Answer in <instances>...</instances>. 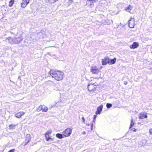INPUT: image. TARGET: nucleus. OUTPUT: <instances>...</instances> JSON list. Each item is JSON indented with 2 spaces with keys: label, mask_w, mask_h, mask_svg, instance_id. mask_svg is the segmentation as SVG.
Returning a JSON list of instances; mask_svg holds the SVG:
<instances>
[{
  "label": "nucleus",
  "mask_w": 152,
  "mask_h": 152,
  "mask_svg": "<svg viewBox=\"0 0 152 152\" xmlns=\"http://www.w3.org/2000/svg\"><path fill=\"white\" fill-rule=\"evenodd\" d=\"M63 135L62 134H61L60 133H57L56 134V136L59 139H61L63 138Z\"/></svg>",
  "instance_id": "obj_19"
},
{
  "label": "nucleus",
  "mask_w": 152,
  "mask_h": 152,
  "mask_svg": "<svg viewBox=\"0 0 152 152\" xmlns=\"http://www.w3.org/2000/svg\"><path fill=\"white\" fill-rule=\"evenodd\" d=\"M139 46V44L138 42H134L133 44L130 45L129 48L131 49H135L137 48Z\"/></svg>",
  "instance_id": "obj_11"
},
{
  "label": "nucleus",
  "mask_w": 152,
  "mask_h": 152,
  "mask_svg": "<svg viewBox=\"0 0 152 152\" xmlns=\"http://www.w3.org/2000/svg\"><path fill=\"white\" fill-rule=\"evenodd\" d=\"M86 133V132H83L82 133V134H85Z\"/></svg>",
  "instance_id": "obj_30"
},
{
  "label": "nucleus",
  "mask_w": 152,
  "mask_h": 152,
  "mask_svg": "<svg viewBox=\"0 0 152 152\" xmlns=\"http://www.w3.org/2000/svg\"><path fill=\"white\" fill-rule=\"evenodd\" d=\"M149 133L150 134L152 135V129H149Z\"/></svg>",
  "instance_id": "obj_27"
},
{
  "label": "nucleus",
  "mask_w": 152,
  "mask_h": 152,
  "mask_svg": "<svg viewBox=\"0 0 152 152\" xmlns=\"http://www.w3.org/2000/svg\"><path fill=\"white\" fill-rule=\"evenodd\" d=\"M98 1V0H87L86 1V5L92 7H93L94 5V2Z\"/></svg>",
  "instance_id": "obj_8"
},
{
  "label": "nucleus",
  "mask_w": 152,
  "mask_h": 152,
  "mask_svg": "<svg viewBox=\"0 0 152 152\" xmlns=\"http://www.w3.org/2000/svg\"><path fill=\"white\" fill-rule=\"evenodd\" d=\"M135 25V20L134 18H131L129 22V26L130 28H133L134 27Z\"/></svg>",
  "instance_id": "obj_9"
},
{
  "label": "nucleus",
  "mask_w": 152,
  "mask_h": 152,
  "mask_svg": "<svg viewBox=\"0 0 152 152\" xmlns=\"http://www.w3.org/2000/svg\"><path fill=\"white\" fill-rule=\"evenodd\" d=\"M124 83L125 85H126L127 84L128 82L127 81H124Z\"/></svg>",
  "instance_id": "obj_28"
},
{
  "label": "nucleus",
  "mask_w": 152,
  "mask_h": 152,
  "mask_svg": "<svg viewBox=\"0 0 152 152\" xmlns=\"http://www.w3.org/2000/svg\"><path fill=\"white\" fill-rule=\"evenodd\" d=\"M132 8V6L131 5H129L127 7L125 8V10L126 11L130 12L131 11Z\"/></svg>",
  "instance_id": "obj_17"
},
{
  "label": "nucleus",
  "mask_w": 152,
  "mask_h": 152,
  "mask_svg": "<svg viewBox=\"0 0 152 152\" xmlns=\"http://www.w3.org/2000/svg\"><path fill=\"white\" fill-rule=\"evenodd\" d=\"M52 133V131L51 130L47 131L44 134L45 140L47 141L49 140L53 141V138H52L51 136Z\"/></svg>",
  "instance_id": "obj_2"
},
{
  "label": "nucleus",
  "mask_w": 152,
  "mask_h": 152,
  "mask_svg": "<svg viewBox=\"0 0 152 152\" xmlns=\"http://www.w3.org/2000/svg\"><path fill=\"white\" fill-rule=\"evenodd\" d=\"M90 124L91 125V127L90 129H88V128H86V129H87L86 131L88 132H89L90 131H91L93 129V123H91Z\"/></svg>",
  "instance_id": "obj_18"
},
{
  "label": "nucleus",
  "mask_w": 152,
  "mask_h": 152,
  "mask_svg": "<svg viewBox=\"0 0 152 152\" xmlns=\"http://www.w3.org/2000/svg\"><path fill=\"white\" fill-rule=\"evenodd\" d=\"M15 0H10L9 1V6L10 7H12L14 4Z\"/></svg>",
  "instance_id": "obj_20"
},
{
  "label": "nucleus",
  "mask_w": 152,
  "mask_h": 152,
  "mask_svg": "<svg viewBox=\"0 0 152 152\" xmlns=\"http://www.w3.org/2000/svg\"><path fill=\"white\" fill-rule=\"evenodd\" d=\"M103 107V106L102 104L100 105L97 108L96 111L95 113L96 115L100 114L102 111Z\"/></svg>",
  "instance_id": "obj_14"
},
{
  "label": "nucleus",
  "mask_w": 152,
  "mask_h": 152,
  "mask_svg": "<svg viewBox=\"0 0 152 152\" xmlns=\"http://www.w3.org/2000/svg\"><path fill=\"white\" fill-rule=\"evenodd\" d=\"M73 2L72 0H68L67 2V4L68 6L70 5Z\"/></svg>",
  "instance_id": "obj_24"
},
{
  "label": "nucleus",
  "mask_w": 152,
  "mask_h": 152,
  "mask_svg": "<svg viewBox=\"0 0 152 152\" xmlns=\"http://www.w3.org/2000/svg\"><path fill=\"white\" fill-rule=\"evenodd\" d=\"M109 58L107 57H106L102 59V64L103 65H106L108 64Z\"/></svg>",
  "instance_id": "obj_13"
},
{
  "label": "nucleus",
  "mask_w": 152,
  "mask_h": 152,
  "mask_svg": "<svg viewBox=\"0 0 152 152\" xmlns=\"http://www.w3.org/2000/svg\"><path fill=\"white\" fill-rule=\"evenodd\" d=\"M102 68V66H101L100 68L99 69L97 66H92L90 69L91 72L93 74H98L100 72V69Z\"/></svg>",
  "instance_id": "obj_3"
},
{
  "label": "nucleus",
  "mask_w": 152,
  "mask_h": 152,
  "mask_svg": "<svg viewBox=\"0 0 152 152\" xmlns=\"http://www.w3.org/2000/svg\"><path fill=\"white\" fill-rule=\"evenodd\" d=\"M49 73L52 77L58 81L62 80L64 76L63 72L56 69H51Z\"/></svg>",
  "instance_id": "obj_1"
},
{
  "label": "nucleus",
  "mask_w": 152,
  "mask_h": 152,
  "mask_svg": "<svg viewBox=\"0 0 152 152\" xmlns=\"http://www.w3.org/2000/svg\"><path fill=\"white\" fill-rule=\"evenodd\" d=\"M72 132V129L67 128L64 130L62 132V134L65 137L69 136Z\"/></svg>",
  "instance_id": "obj_4"
},
{
  "label": "nucleus",
  "mask_w": 152,
  "mask_h": 152,
  "mask_svg": "<svg viewBox=\"0 0 152 152\" xmlns=\"http://www.w3.org/2000/svg\"><path fill=\"white\" fill-rule=\"evenodd\" d=\"M29 3V0H22V2L21 4V7L24 8Z\"/></svg>",
  "instance_id": "obj_12"
},
{
  "label": "nucleus",
  "mask_w": 152,
  "mask_h": 152,
  "mask_svg": "<svg viewBox=\"0 0 152 152\" xmlns=\"http://www.w3.org/2000/svg\"><path fill=\"white\" fill-rule=\"evenodd\" d=\"M96 115H94V119H95V118H96Z\"/></svg>",
  "instance_id": "obj_29"
},
{
  "label": "nucleus",
  "mask_w": 152,
  "mask_h": 152,
  "mask_svg": "<svg viewBox=\"0 0 152 152\" xmlns=\"http://www.w3.org/2000/svg\"><path fill=\"white\" fill-rule=\"evenodd\" d=\"M130 129L134 132H136L137 130V129L134 128H132V127Z\"/></svg>",
  "instance_id": "obj_25"
},
{
  "label": "nucleus",
  "mask_w": 152,
  "mask_h": 152,
  "mask_svg": "<svg viewBox=\"0 0 152 152\" xmlns=\"http://www.w3.org/2000/svg\"><path fill=\"white\" fill-rule=\"evenodd\" d=\"M112 104L110 103H107L106 105V106L107 108H109L111 107Z\"/></svg>",
  "instance_id": "obj_23"
},
{
  "label": "nucleus",
  "mask_w": 152,
  "mask_h": 152,
  "mask_svg": "<svg viewBox=\"0 0 152 152\" xmlns=\"http://www.w3.org/2000/svg\"><path fill=\"white\" fill-rule=\"evenodd\" d=\"M25 113L22 111H20L16 113L15 115V116L17 118H20L23 116Z\"/></svg>",
  "instance_id": "obj_15"
},
{
  "label": "nucleus",
  "mask_w": 152,
  "mask_h": 152,
  "mask_svg": "<svg viewBox=\"0 0 152 152\" xmlns=\"http://www.w3.org/2000/svg\"><path fill=\"white\" fill-rule=\"evenodd\" d=\"M48 110V107L45 106L44 105H40L38 106L37 109V111L38 112H39L40 111L42 112H47Z\"/></svg>",
  "instance_id": "obj_5"
},
{
  "label": "nucleus",
  "mask_w": 152,
  "mask_h": 152,
  "mask_svg": "<svg viewBox=\"0 0 152 152\" xmlns=\"http://www.w3.org/2000/svg\"><path fill=\"white\" fill-rule=\"evenodd\" d=\"M82 122L83 123H84L85 122V119L83 117L82 118Z\"/></svg>",
  "instance_id": "obj_26"
},
{
  "label": "nucleus",
  "mask_w": 152,
  "mask_h": 152,
  "mask_svg": "<svg viewBox=\"0 0 152 152\" xmlns=\"http://www.w3.org/2000/svg\"><path fill=\"white\" fill-rule=\"evenodd\" d=\"M95 84V83H91L88 85V91H94L96 90V86L97 85Z\"/></svg>",
  "instance_id": "obj_6"
},
{
  "label": "nucleus",
  "mask_w": 152,
  "mask_h": 152,
  "mask_svg": "<svg viewBox=\"0 0 152 152\" xmlns=\"http://www.w3.org/2000/svg\"><path fill=\"white\" fill-rule=\"evenodd\" d=\"M17 125H14L13 124H11L9 125V129H15V126H16Z\"/></svg>",
  "instance_id": "obj_22"
},
{
  "label": "nucleus",
  "mask_w": 152,
  "mask_h": 152,
  "mask_svg": "<svg viewBox=\"0 0 152 152\" xmlns=\"http://www.w3.org/2000/svg\"><path fill=\"white\" fill-rule=\"evenodd\" d=\"M135 124V123L134 122L133 119H132L131 121V123L129 127V129H130Z\"/></svg>",
  "instance_id": "obj_21"
},
{
  "label": "nucleus",
  "mask_w": 152,
  "mask_h": 152,
  "mask_svg": "<svg viewBox=\"0 0 152 152\" xmlns=\"http://www.w3.org/2000/svg\"><path fill=\"white\" fill-rule=\"evenodd\" d=\"M31 137L30 134H27L25 137V140L23 142V146H25L30 141Z\"/></svg>",
  "instance_id": "obj_7"
},
{
  "label": "nucleus",
  "mask_w": 152,
  "mask_h": 152,
  "mask_svg": "<svg viewBox=\"0 0 152 152\" xmlns=\"http://www.w3.org/2000/svg\"><path fill=\"white\" fill-rule=\"evenodd\" d=\"M116 61V58H114L113 59L110 60L109 59L108 64L109 65H112L115 64Z\"/></svg>",
  "instance_id": "obj_16"
},
{
  "label": "nucleus",
  "mask_w": 152,
  "mask_h": 152,
  "mask_svg": "<svg viewBox=\"0 0 152 152\" xmlns=\"http://www.w3.org/2000/svg\"><path fill=\"white\" fill-rule=\"evenodd\" d=\"M139 115L138 118L140 119L147 118L148 117L147 113L143 112L140 113L139 114Z\"/></svg>",
  "instance_id": "obj_10"
}]
</instances>
